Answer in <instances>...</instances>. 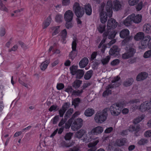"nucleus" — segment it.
Wrapping results in <instances>:
<instances>
[{"label":"nucleus","instance_id":"9","mask_svg":"<svg viewBox=\"0 0 151 151\" xmlns=\"http://www.w3.org/2000/svg\"><path fill=\"white\" fill-rule=\"evenodd\" d=\"M151 37L150 35H147L144 36L141 40V45L139 46V48L141 49H143L146 48L150 43L151 40Z\"/></svg>","mask_w":151,"mask_h":151},{"label":"nucleus","instance_id":"18","mask_svg":"<svg viewBox=\"0 0 151 151\" xmlns=\"http://www.w3.org/2000/svg\"><path fill=\"white\" fill-rule=\"evenodd\" d=\"M99 142V141L97 139L93 142L90 143L88 145V146L89 147H91V148L88 150L87 151H95L96 149L95 146Z\"/></svg>","mask_w":151,"mask_h":151},{"label":"nucleus","instance_id":"11","mask_svg":"<svg viewBox=\"0 0 151 151\" xmlns=\"http://www.w3.org/2000/svg\"><path fill=\"white\" fill-rule=\"evenodd\" d=\"M118 25V23L114 19L111 18L109 19L107 22V29L109 30L115 28Z\"/></svg>","mask_w":151,"mask_h":151},{"label":"nucleus","instance_id":"12","mask_svg":"<svg viewBox=\"0 0 151 151\" xmlns=\"http://www.w3.org/2000/svg\"><path fill=\"white\" fill-rule=\"evenodd\" d=\"M73 14L72 11L68 10L66 11L64 15V18L67 22H69L72 20Z\"/></svg>","mask_w":151,"mask_h":151},{"label":"nucleus","instance_id":"41","mask_svg":"<svg viewBox=\"0 0 151 151\" xmlns=\"http://www.w3.org/2000/svg\"><path fill=\"white\" fill-rule=\"evenodd\" d=\"M73 109L72 108L70 109L66 112L65 116V119H67L69 117V116L73 113Z\"/></svg>","mask_w":151,"mask_h":151},{"label":"nucleus","instance_id":"3","mask_svg":"<svg viewBox=\"0 0 151 151\" xmlns=\"http://www.w3.org/2000/svg\"><path fill=\"white\" fill-rule=\"evenodd\" d=\"M124 106L121 102L116 103L112 105L109 108L111 114L114 116H117L120 114L121 112L120 108Z\"/></svg>","mask_w":151,"mask_h":151},{"label":"nucleus","instance_id":"57","mask_svg":"<svg viewBox=\"0 0 151 151\" xmlns=\"http://www.w3.org/2000/svg\"><path fill=\"white\" fill-rule=\"evenodd\" d=\"M59 119V116H55L52 119V123L53 124H56L58 121Z\"/></svg>","mask_w":151,"mask_h":151},{"label":"nucleus","instance_id":"27","mask_svg":"<svg viewBox=\"0 0 151 151\" xmlns=\"http://www.w3.org/2000/svg\"><path fill=\"white\" fill-rule=\"evenodd\" d=\"M60 27L58 26H54L52 27L51 29L52 30V36L57 35L60 32Z\"/></svg>","mask_w":151,"mask_h":151},{"label":"nucleus","instance_id":"37","mask_svg":"<svg viewBox=\"0 0 151 151\" xmlns=\"http://www.w3.org/2000/svg\"><path fill=\"white\" fill-rule=\"evenodd\" d=\"M49 62L47 61H45L41 64L40 65V68L42 70H44L47 68Z\"/></svg>","mask_w":151,"mask_h":151},{"label":"nucleus","instance_id":"21","mask_svg":"<svg viewBox=\"0 0 151 151\" xmlns=\"http://www.w3.org/2000/svg\"><path fill=\"white\" fill-rule=\"evenodd\" d=\"M94 113V110L92 108H88L86 109L84 112V115L86 116H91Z\"/></svg>","mask_w":151,"mask_h":151},{"label":"nucleus","instance_id":"15","mask_svg":"<svg viewBox=\"0 0 151 151\" xmlns=\"http://www.w3.org/2000/svg\"><path fill=\"white\" fill-rule=\"evenodd\" d=\"M119 51L117 46L114 45L110 49L109 54L110 55L115 57L119 55Z\"/></svg>","mask_w":151,"mask_h":151},{"label":"nucleus","instance_id":"43","mask_svg":"<svg viewBox=\"0 0 151 151\" xmlns=\"http://www.w3.org/2000/svg\"><path fill=\"white\" fill-rule=\"evenodd\" d=\"M83 92L82 90H76L73 91L72 95L75 96H80L81 94Z\"/></svg>","mask_w":151,"mask_h":151},{"label":"nucleus","instance_id":"24","mask_svg":"<svg viewBox=\"0 0 151 151\" xmlns=\"http://www.w3.org/2000/svg\"><path fill=\"white\" fill-rule=\"evenodd\" d=\"M132 23V19L131 18L130 15L128 16L123 22L124 25L127 27H129L131 26Z\"/></svg>","mask_w":151,"mask_h":151},{"label":"nucleus","instance_id":"48","mask_svg":"<svg viewBox=\"0 0 151 151\" xmlns=\"http://www.w3.org/2000/svg\"><path fill=\"white\" fill-rule=\"evenodd\" d=\"M61 36L62 39L65 40L66 37L67 35V32L65 29H64L62 31L61 33Z\"/></svg>","mask_w":151,"mask_h":151},{"label":"nucleus","instance_id":"28","mask_svg":"<svg viewBox=\"0 0 151 151\" xmlns=\"http://www.w3.org/2000/svg\"><path fill=\"white\" fill-rule=\"evenodd\" d=\"M114 87V86L111 85H109L107 87V88L106 91H105L103 94V96L104 97H106L109 94L111 93V91L110 90L109 88H111Z\"/></svg>","mask_w":151,"mask_h":151},{"label":"nucleus","instance_id":"52","mask_svg":"<svg viewBox=\"0 0 151 151\" xmlns=\"http://www.w3.org/2000/svg\"><path fill=\"white\" fill-rule=\"evenodd\" d=\"M72 135L73 134L72 133L70 132L67 133L65 137V139L66 140H69L71 139Z\"/></svg>","mask_w":151,"mask_h":151},{"label":"nucleus","instance_id":"46","mask_svg":"<svg viewBox=\"0 0 151 151\" xmlns=\"http://www.w3.org/2000/svg\"><path fill=\"white\" fill-rule=\"evenodd\" d=\"M110 58V56L108 55L101 60L102 63L103 65L107 64L109 62Z\"/></svg>","mask_w":151,"mask_h":151},{"label":"nucleus","instance_id":"31","mask_svg":"<svg viewBox=\"0 0 151 151\" xmlns=\"http://www.w3.org/2000/svg\"><path fill=\"white\" fill-rule=\"evenodd\" d=\"M51 19L50 17H48L43 22L42 27L43 29L46 28L50 24L51 22Z\"/></svg>","mask_w":151,"mask_h":151},{"label":"nucleus","instance_id":"17","mask_svg":"<svg viewBox=\"0 0 151 151\" xmlns=\"http://www.w3.org/2000/svg\"><path fill=\"white\" fill-rule=\"evenodd\" d=\"M148 74L145 72H142L139 74L136 77L137 81H143L148 76Z\"/></svg>","mask_w":151,"mask_h":151},{"label":"nucleus","instance_id":"62","mask_svg":"<svg viewBox=\"0 0 151 151\" xmlns=\"http://www.w3.org/2000/svg\"><path fill=\"white\" fill-rule=\"evenodd\" d=\"M57 106L56 105H53L51 106L49 109V111L50 112L52 111H55Z\"/></svg>","mask_w":151,"mask_h":151},{"label":"nucleus","instance_id":"47","mask_svg":"<svg viewBox=\"0 0 151 151\" xmlns=\"http://www.w3.org/2000/svg\"><path fill=\"white\" fill-rule=\"evenodd\" d=\"M22 79V78H19V82L20 84L23 86L27 88H29V86H30V85L27 83H25L23 81Z\"/></svg>","mask_w":151,"mask_h":151},{"label":"nucleus","instance_id":"61","mask_svg":"<svg viewBox=\"0 0 151 151\" xmlns=\"http://www.w3.org/2000/svg\"><path fill=\"white\" fill-rule=\"evenodd\" d=\"M144 135L146 137H151V130H149L146 131L144 133Z\"/></svg>","mask_w":151,"mask_h":151},{"label":"nucleus","instance_id":"36","mask_svg":"<svg viewBox=\"0 0 151 151\" xmlns=\"http://www.w3.org/2000/svg\"><path fill=\"white\" fill-rule=\"evenodd\" d=\"M133 82L132 78L128 79L123 83V85L125 86H128L131 85Z\"/></svg>","mask_w":151,"mask_h":151},{"label":"nucleus","instance_id":"5","mask_svg":"<svg viewBox=\"0 0 151 151\" xmlns=\"http://www.w3.org/2000/svg\"><path fill=\"white\" fill-rule=\"evenodd\" d=\"M73 10L78 17H81L84 13L83 8L81 7L79 3L77 2L74 3L73 5Z\"/></svg>","mask_w":151,"mask_h":151},{"label":"nucleus","instance_id":"64","mask_svg":"<svg viewBox=\"0 0 151 151\" xmlns=\"http://www.w3.org/2000/svg\"><path fill=\"white\" fill-rule=\"evenodd\" d=\"M65 111V110L61 108L59 111L60 116V117H63Z\"/></svg>","mask_w":151,"mask_h":151},{"label":"nucleus","instance_id":"45","mask_svg":"<svg viewBox=\"0 0 151 151\" xmlns=\"http://www.w3.org/2000/svg\"><path fill=\"white\" fill-rule=\"evenodd\" d=\"M80 102V99L79 98H76L73 100L72 101V105L74 106L75 107H76L78 106Z\"/></svg>","mask_w":151,"mask_h":151},{"label":"nucleus","instance_id":"2","mask_svg":"<svg viewBox=\"0 0 151 151\" xmlns=\"http://www.w3.org/2000/svg\"><path fill=\"white\" fill-rule=\"evenodd\" d=\"M108 109L105 108L102 111H98L94 116V120L97 124H101L104 122L107 119Z\"/></svg>","mask_w":151,"mask_h":151},{"label":"nucleus","instance_id":"54","mask_svg":"<svg viewBox=\"0 0 151 151\" xmlns=\"http://www.w3.org/2000/svg\"><path fill=\"white\" fill-rule=\"evenodd\" d=\"M62 17L61 15L58 14L55 17V20L57 22H60L62 20Z\"/></svg>","mask_w":151,"mask_h":151},{"label":"nucleus","instance_id":"38","mask_svg":"<svg viewBox=\"0 0 151 151\" xmlns=\"http://www.w3.org/2000/svg\"><path fill=\"white\" fill-rule=\"evenodd\" d=\"M81 83V81L79 80H76L73 83V86L75 88H78Z\"/></svg>","mask_w":151,"mask_h":151},{"label":"nucleus","instance_id":"16","mask_svg":"<svg viewBox=\"0 0 151 151\" xmlns=\"http://www.w3.org/2000/svg\"><path fill=\"white\" fill-rule=\"evenodd\" d=\"M104 131L103 128L100 126H98L94 128L91 131L94 134L98 135L101 134Z\"/></svg>","mask_w":151,"mask_h":151},{"label":"nucleus","instance_id":"49","mask_svg":"<svg viewBox=\"0 0 151 151\" xmlns=\"http://www.w3.org/2000/svg\"><path fill=\"white\" fill-rule=\"evenodd\" d=\"M148 142V140L145 139H142L138 141V144L139 145H143L147 143Z\"/></svg>","mask_w":151,"mask_h":151},{"label":"nucleus","instance_id":"35","mask_svg":"<svg viewBox=\"0 0 151 151\" xmlns=\"http://www.w3.org/2000/svg\"><path fill=\"white\" fill-rule=\"evenodd\" d=\"M84 74V72L83 70H78L76 74V78H77L80 79L83 77Z\"/></svg>","mask_w":151,"mask_h":151},{"label":"nucleus","instance_id":"7","mask_svg":"<svg viewBox=\"0 0 151 151\" xmlns=\"http://www.w3.org/2000/svg\"><path fill=\"white\" fill-rule=\"evenodd\" d=\"M77 41V38L74 36L73 38V41L72 44V50L69 54L70 57L72 59L74 58L77 55L76 47Z\"/></svg>","mask_w":151,"mask_h":151},{"label":"nucleus","instance_id":"32","mask_svg":"<svg viewBox=\"0 0 151 151\" xmlns=\"http://www.w3.org/2000/svg\"><path fill=\"white\" fill-rule=\"evenodd\" d=\"M109 32L108 31L105 32L103 34V39L101 41V43L99 44L98 47L99 48L101 47L102 44L104 43L106 41V37L108 35Z\"/></svg>","mask_w":151,"mask_h":151},{"label":"nucleus","instance_id":"53","mask_svg":"<svg viewBox=\"0 0 151 151\" xmlns=\"http://www.w3.org/2000/svg\"><path fill=\"white\" fill-rule=\"evenodd\" d=\"M70 3V0H63L62 1V4L63 6H68Z\"/></svg>","mask_w":151,"mask_h":151},{"label":"nucleus","instance_id":"14","mask_svg":"<svg viewBox=\"0 0 151 151\" xmlns=\"http://www.w3.org/2000/svg\"><path fill=\"white\" fill-rule=\"evenodd\" d=\"M112 9L114 11H117L122 9V5L121 2L118 0H116L112 2Z\"/></svg>","mask_w":151,"mask_h":151},{"label":"nucleus","instance_id":"20","mask_svg":"<svg viewBox=\"0 0 151 151\" xmlns=\"http://www.w3.org/2000/svg\"><path fill=\"white\" fill-rule=\"evenodd\" d=\"M143 30L146 33H151V25L149 24H145L143 26Z\"/></svg>","mask_w":151,"mask_h":151},{"label":"nucleus","instance_id":"60","mask_svg":"<svg viewBox=\"0 0 151 151\" xmlns=\"http://www.w3.org/2000/svg\"><path fill=\"white\" fill-rule=\"evenodd\" d=\"M65 91L67 92L68 93H72L73 91V88L71 86H68L66 88L65 90Z\"/></svg>","mask_w":151,"mask_h":151},{"label":"nucleus","instance_id":"26","mask_svg":"<svg viewBox=\"0 0 151 151\" xmlns=\"http://www.w3.org/2000/svg\"><path fill=\"white\" fill-rule=\"evenodd\" d=\"M145 36L144 34L142 32H139L134 37V39L137 41L142 40Z\"/></svg>","mask_w":151,"mask_h":151},{"label":"nucleus","instance_id":"39","mask_svg":"<svg viewBox=\"0 0 151 151\" xmlns=\"http://www.w3.org/2000/svg\"><path fill=\"white\" fill-rule=\"evenodd\" d=\"M92 73L93 71L92 70L88 71L84 76L85 79L87 80L89 79L92 76Z\"/></svg>","mask_w":151,"mask_h":151},{"label":"nucleus","instance_id":"1","mask_svg":"<svg viewBox=\"0 0 151 151\" xmlns=\"http://www.w3.org/2000/svg\"><path fill=\"white\" fill-rule=\"evenodd\" d=\"M105 4L102 3L100 7V21L102 24L105 23L107 21V17L110 18L111 17L113 13V11L112 10V1L109 0L108 1L106 6V12H104V10Z\"/></svg>","mask_w":151,"mask_h":151},{"label":"nucleus","instance_id":"13","mask_svg":"<svg viewBox=\"0 0 151 151\" xmlns=\"http://www.w3.org/2000/svg\"><path fill=\"white\" fill-rule=\"evenodd\" d=\"M132 22L135 24H138L140 23L142 20V16L141 14H137L135 15L133 14L130 15Z\"/></svg>","mask_w":151,"mask_h":151},{"label":"nucleus","instance_id":"8","mask_svg":"<svg viewBox=\"0 0 151 151\" xmlns=\"http://www.w3.org/2000/svg\"><path fill=\"white\" fill-rule=\"evenodd\" d=\"M151 37L150 35H147L144 36L141 40V45L139 46V48L141 49H143L146 48L150 43L151 40Z\"/></svg>","mask_w":151,"mask_h":151},{"label":"nucleus","instance_id":"59","mask_svg":"<svg viewBox=\"0 0 151 151\" xmlns=\"http://www.w3.org/2000/svg\"><path fill=\"white\" fill-rule=\"evenodd\" d=\"M70 105V103H66L63 104L62 108L66 111L67 109L69 107Z\"/></svg>","mask_w":151,"mask_h":151},{"label":"nucleus","instance_id":"22","mask_svg":"<svg viewBox=\"0 0 151 151\" xmlns=\"http://www.w3.org/2000/svg\"><path fill=\"white\" fill-rule=\"evenodd\" d=\"M86 132V131L85 130L81 129L76 133L75 136L77 138H80L85 134Z\"/></svg>","mask_w":151,"mask_h":151},{"label":"nucleus","instance_id":"63","mask_svg":"<svg viewBox=\"0 0 151 151\" xmlns=\"http://www.w3.org/2000/svg\"><path fill=\"white\" fill-rule=\"evenodd\" d=\"M143 3L141 2H139L136 6V9L137 11H140L142 7Z\"/></svg>","mask_w":151,"mask_h":151},{"label":"nucleus","instance_id":"33","mask_svg":"<svg viewBox=\"0 0 151 151\" xmlns=\"http://www.w3.org/2000/svg\"><path fill=\"white\" fill-rule=\"evenodd\" d=\"M126 140L125 138L117 140L116 142V144L118 146H123L126 143Z\"/></svg>","mask_w":151,"mask_h":151},{"label":"nucleus","instance_id":"10","mask_svg":"<svg viewBox=\"0 0 151 151\" xmlns=\"http://www.w3.org/2000/svg\"><path fill=\"white\" fill-rule=\"evenodd\" d=\"M129 34V31L127 29H124L120 32V37L122 38H125V39L123 41L122 43L127 41V40H130L132 39L131 37H128Z\"/></svg>","mask_w":151,"mask_h":151},{"label":"nucleus","instance_id":"4","mask_svg":"<svg viewBox=\"0 0 151 151\" xmlns=\"http://www.w3.org/2000/svg\"><path fill=\"white\" fill-rule=\"evenodd\" d=\"M151 108V104L148 101L143 102L139 106L134 105L133 109L134 110L138 109L140 111L144 112L150 110Z\"/></svg>","mask_w":151,"mask_h":151},{"label":"nucleus","instance_id":"34","mask_svg":"<svg viewBox=\"0 0 151 151\" xmlns=\"http://www.w3.org/2000/svg\"><path fill=\"white\" fill-rule=\"evenodd\" d=\"M95 139V138H92L91 136H88L86 134V135H85L83 140V142H88Z\"/></svg>","mask_w":151,"mask_h":151},{"label":"nucleus","instance_id":"51","mask_svg":"<svg viewBox=\"0 0 151 151\" xmlns=\"http://www.w3.org/2000/svg\"><path fill=\"white\" fill-rule=\"evenodd\" d=\"M138 1L139 0H128V3L130 6H134L136 4Z\"/></svg>","mask_w":151,"mask_h":151},{"label":"nucleus","instance_id":"6","mask_svg":"<svg viewBox=\"0 0 151 151\" xmlns=\"http://www.w3.org/2000/svg\"><path fill=\"white\" fill-rule=\"evenodd\" d=\"M83 120L81 118H78L74 120L73 123L71 128L73 131H76L80 128L83 125Z\"/></svg>","mask_w":151,"mask_h":151},{"label":"nucleus","instance_id":"58","mask_svg":"<svg viewBox=\"0 0 151 151\" xmlns=\"http://www.w3.org/2000/svg\"><path fill=\"white\" fill-rule=\"evenodd\" d=\"M119 60L118 59H115L113 60L111 63V64L112 65H116L118 64L119 63Z\"/></svg>","mask_w":151,"mask_h":151},{"label":"nucleus","instance_id":"29","mask_svg":"<svg viewBox=\"0 0 151 151\" xmlns=\"http://www.w3.org/2000/svg\"><path fill=\"white\" fill-rule=\"evenodd\" d=\"M145 117V115L144 114H142L139 116L134 120L133 122L135 124L139 123L144 119Z\"/></svg>","mask_w":151,"mask_h":151},{"label":"nucleus","instance_id":"25","mask_svg":"<svg viewBox=\"0 0 151 151\" xmlns=\"http://www.w3.org/2000/svg\"><path fill=\"white\" fill-rule=\"evenodd\" d=\"M140 129V127L139 125H137L135 127L134 125H130L128 130L129 132L135 131L137 132L139 131Z\"/></svg>","mask_w":151,"mask_h":151},{"label":"nucleus","instance_id":"23","mask_svg":"<svg viewBox=\"0 0 151 151\" xmlns=\"http://www.w3.org/2000/svg\"><path fill=\"white\" fill-rule=\"evenodd\" d=\"M84 9L86 14L90 15L91 14L92 9L90 4H88L85 5Z\"/></svg>","mask_w":151,"mask_h":151},{"label":"nucleus","instance_id":"42","mask_svg":"<svg viewBox=\"0 0 151 151\" xmlns=\"http://www.w3.org/2000/svg\"><path fill=\"white\" fill-rule=\"evenodd\" d=\"M107 31H108L109 32L108 35H109L108 38L109 39H112L115 37L116 33L114 31H109V30L108 29H107Z\"/></svg>","mask_w":151,"mask_h":151},{"label":"nucleus","instance_id":"44","mask_svg":"<svg viewBox=\"0 0 151 151\" xmlns=\"http://www.w3.org/2000/svg\"><path fill=\"white\" fill-rule=\"evenodd\" d=\"M136 52L135 49L132 47H130L128 50L127 52L129 54L130 57H132Z\"/></svg>","mask_w":151,"mask_h":151},{"label":"nucleus","instance_id":"30","mask_svg":"<svg viewBox=\"0 0 151 151\" xmlns=\"http://www.w3.org/2000/svg\"><path fill=\"white\" fill-rule=\"evenodd\" d=\"M106 27L105 24H100L97 26V29L99 33H102L104 32Z\"/></svg>","mask_w":151,"mask_h":151},{"label":"nucleus","instance_id":"56","mask_svg":"<svg viewBox=\"0 0 151 151\" xmlns=\"http://www.w3.org/2000/svg\"><path fill=\"white\" fill-rule=\"evenodd\" d=\"M56 87L58 90H61L64 88V85L62 83H58Z\"/></svg>","mask_w":151,"mask_h":151},{"label":"nucleus","instance_id":"19","mask_svg":"<svg viewBox=\"0 0 151 151\" xmlns=\"http://www.w3.org/2000/svg\"><path fill=\"white\" fill-rule=\"evenodd\" d=\"M88 60L87 58H84L79 62V65L81 68L85 67L88 64Z\"/></svg>","mask_w":151,"mask_h":151},{"label":"nucleus","instance_id":"50","mask_svg":"<svg viewBox=\"0 0 151 151\" xmlns=\"http://www.w3.org/2000/svg\"><path fill=\"white\" fill-rule=\"evenodd\" d=\"M143 57L145 58H148L151 57V50L146 51L144 53Z\"/></svg>","mask_w":151,"mask_h":151},{"label":"nucleus","instance_id":"55","mask_svg":"<svg viewBox=\"0 0 151 151\" xmlns=\"http://www.w3.org/2000/svg\"><path fill=\"white\" fill-rule=\"evenodd\" d=\"M6 33L5 29L3 27H1L0 28V36H3Z\"/></svg>","mask_w":151,"mask_h":151},{"label":"nucleus","instance_id":"40","mask_svg":"<svg viewBox=\"0 0 151 151\" xmlns=\"http://www.w3.org/2000/svg\"><path fill=\"white\" fill-rule=\"evenodd\" d=\"M77 67L76 66H72L70 68V73L72 75H76L77 72Z\"/></svg>","mask_w":151,"mask_h":151}]
</instances>
